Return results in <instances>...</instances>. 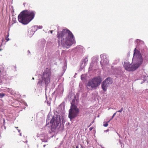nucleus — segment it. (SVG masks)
<instances>
[{
  "label": "nucleus",
  "instance_id": "obj_1",
  "mask_svg": "<svg viewBox=\"0 0 148 148\" xmlns=\"http://www.w3.org/2000/svg\"><path fill=\"white\" fill-rule=\"evenodd\" d=\"M57 37L60 40L61 45L67 48H69L75 42L73 34L68 29H64L62 31L58 32ZM60 43L59 40V44Z\"/></svg>",
  "mask_w": 148,
  "mask_h": 148
},
{
  "label": "nucleus",
  "instance_id": "obj_21",
  "mask_svg": "<svg viewBox=\"0 0 148 148\" xmlns=\"http://www.w3.org/2000/svg\"><path fill=\"white\" fill-rule=\"evenodd\" d=\"M76 148H79L78 146H77L76 147Z\"/></svg>",
  "mask_w": 148,
  "mask_h": 148
},
{
  "label": "nucleus",
  "instance_id": "obj_26",
  "mask_svg": "<svg viewBox=\"0 0 148 148\" xmlns=\"http://www.w3.org/2000/svg\"><path fill=\"white\" fill-rule=\"evenodd\" d=\"M2 50V49H0V51H1Z\"/></svg>",
  "mask_w": 148,
  "mask_h": 148
},
{
  "label": "nucleus",
  "instance_id": "obj_12",
  "mask_svg": "<svg viewBox=\"0 0 148 148\" xmlns=\"http://www.w3.org/2000/svg\"><path fill=\"white\" fill-rule=\"evenodd\" d=\"M5 95V94L4 93H0V98H3Z\"/></svg>",
  "mask_w": 148,
  "mask_h": 148
},
{
  "label": "nucleus",
  "instance_id": "obj_20",
  "mask_svg": "<svg viewBox=\"0 0 148 148\" xmlns=\"http://www.w3.org/2000/svg\"><path fill=\"white\" fill-rule=\"evenodd\" d=\"M18 132H20V131H21V130H19L18 129Z\"/></svg>",
  "mask_w": 148,
  "mask_h": 148
},
{
  "label": "nucleus",
  "instance_id": "obj_2",
  "mask_svg": "<svg viewBox=\"0 0 148 148\" xmlns=\"http://www.w3.org/2000/svg\"><path fill=\"white\" fill-rule=\"evenodd\" d=\"M132 60L135 64L132 65L128 62H125L123 66L125 69L128 71H132L136 70L142 64L143 59L141 53L136 49H134Z\"/></svg>",
  "mask_w": 148,
  "mask_h": 148
},
{
  "label": "nucleus",
  "instance_id": "obj_15",
  "mask_svg": "<svg viewBox=\"0 0 148 148\" xmlns=\"http://www.w3.org/2000/svg\"><path fill=\"white\" fill-rule=\"evenodd\" d=\"M117 112H116L115 113H114V114H113L112 117V118L110 120V121L111 119H112L114 116L116 114V113Z\"/></svg>",
  "mask_w": 148,
  "mask_h": 148
},
{
  "label": "nucleus",
  "instance_id": "obj_28",
  "mask_svg": "<svg viewBox=\"0 0 148 148\" xmlns=\"http://www.w3.org/2000/svg\"><path fill=\"white\" fill-rule=\"evenodd\" d=\"M20 135L21 136V134H20Z\"/></svg>",
  "mask_w": 148,
  "mask_h": 148
},
{
  "label": "nucleus",
  "instance_id": "obj_6",
  "mask_svg": "<svg viewBox=\"0 0 148 148\" xmlns=\"http://www.w3.org/2000/svg\"><path fill=\"white\" fill-rule=\"evenodd\" d=\"M51 76V71L50 70L47 68L43 72L42 76V79L45 82L46 86L50 82V76Z\"/></svg>",
  "mask_w": 148,
  "mask_h": 148
},
{
  "label": "nucleus",
  "instance_id": "obj_19",
  "mask_svg": "<svg viewBox=\"0 0 148 148\" xmlns=\"http://www.w3.org/2000/svg\"><path fill=\"white\" fill-rule=\"evenodd\" d=\"M50 32L51 34H52V33H53V31L52 30H51L50 31Z\"/></svg>",
  "mask_w": 148,
  "mask_h": 148
},
{
  "label": "nucleus",
  "instance_id": "obj_11",
  "mask_svg": "<svg viewBox=\"0 0 148 148\" xmlns=\"http://www.w3.org/2000/svg\"><path fill=\"white\" fill-rule=\"evenodd\" d=\"M9 36V33H8V35L6 36H5V39L6 40H7V41H8L10 40L9 38H8V37Z\"/></svg>",
  "mask_w": 148,
  "mask_h": 148
},
{
  "label": "nucleus",
  "instance_id": "obj_24",
  "mask_svg": "<svg viewBox=\"0 0 148 148\" xmlns=\"http://www.w3.org/2000/svg\"><path fill=\"white\" fill-rule=\"evenodd\" d=\"M32 79H34V77H33V78H32Z\"/></svg>",
  "mask_w": 148,
  "mask_h": 148
},
{
  "label": "nucleus",
  "instance_id": "obj_3",
  "mask_svg": "<svg viewBox=\"0 0 148 148\" xmlns=\"http://www.w3.org/2000/svg\"><path fill=\"white\" fill-rule=\"evenodd\" d=\"M35 13L27 10L23 11L18 16V21L24 25H26L34 18Z\"/></svg>",
  "mask_w": 148,
  "mask_h": 148
},
{
  "label": "nucleus",
  "instance_id": "obj_27",
  "mask_svg": "<svg viewBox=\"0 0 148 148\" xmlns=\"http://www.w3.org/2000/svg\"><path fill=\"white\" fill-rule=\"evenodd\" d=\"M101 148H104L103 147H102Z\"/></svg>",
  "mask_w": 148,
  "mask_h": 148
},
{
  "label": "nucleus",
  "instance_id": "obj_29",
  "mask_svg": "<svg viewBox=\"0 0 148 148\" xmlns=\"http://www.w3.org/2000/svg\"><path fill=\"white\" fill-rule=\"evenodd\" d=\"M1 72V71L0 70V72Z\"/></svg>",
  "mask_w": 148,
  "mask_h": 148
},
{
  "label": "nucleus",
  "instance_id": "obj_4",
  "mask_svg": "<svg viewBox=\"0 0 148 148\" xmlns=\"http://www.w3.org/2000/svg\"><path fill=\"white\" fill-rule=\"evenodd\" d=\"M101 82V79L100 76L95 77L88 81L86 86L89 90L95 89L100 85Z\"/></svg>",
  "mask_w": 148,
  "mask_h": 148
},
{
  "label": "nucleus",
  "instance_id": "obj_8",
  "mask_svg": "<svg viewBox=\"0 0 148 148\" xmlns=\"http://www.w3.org/2000/svg\"><path fill=\"white\" fill-rule=\"evenodd\" d=\"M112 81L110 78H108L106 79L101 84V87L103 90L104 91H106L107 90V88L110 84H112Z\"/></svg>",
  "mask_w": 148,
  "mask_h": 148
},
{
  "label": "nucleus",
  "instance_id": "obj_13",
  "mask_svg": "<svg viewBox=\"0 0 148 148\" xmlns=\"http://www.w3.org/2000/svg\"><path fill=\"white\" fill-rule=\"evenodd\" d=\"M110 121V120L108 122H106V123H105L103 125V126L105 127L108 126V123Z\"/></svg>",
  "mask_w": 148,
  "mask_h": 148
},
{
  "label": "nucleus",
  "instance_id": "obj_16",
  "mask_svg": "<svg viewBox=\"0 0 148 148\" xmlns=\"http://www.w3.org/2000/svg\"><path fill=\"white\" fill-rule=\"evenodd\" d=\"M123 110V108H122L120 110L118 111L117 112H121Z\"/></svg>",
  "mask_w": 148,
  "mask_h": 148
},
{
  "label": "nucleus",
  "instance_id": "obj_7",
  "mask_svg": "<svg viewBox=\"0 0 148 148\" xmlns=\"http://www.w3.org/2000/svg\"><path fill=\"white\" fill-rule=\"evenodd\" d=\"M79 110L76 106L72 104L71 108L69 110V117L71 119L77 116L79 113Z\"/></svg>",
  "mask_w": 148,
  "mask_h": 148
},
{
  "label": "nucleus",
  "instance_id": "obj_14",
  "mask_svg": "<svg viewBox=\"0 0 148 148\" xmlns=\"http://www.w3.org/2000/svg\"><path fill=\"white\" fill-rule=\"evenodd\" d=\"M84 61L86 62H87L88 61V57L87 56H86V57L84 59Z\"/></svg>",
  "mask_w": 148,
  "mask_h": 148
},
{
  "label": "nucleus",
  "instance_id": "obj_9",
  "mask_svg": "<svg viewBox=\"0 0 148 148\" xmlns=\"http://www.w3.org/2000/svg\"><path fill=\"white\" fill-rule=\"evenodd\" d=\"M101 60L100 63L102 66L103 65H105L108 64L109 63V60L106 55L102 54L100 55Z\"/></svg>",
  "mask_w": 148,
  "mask_h": 148
},
{
  "label": "nucleus",
  "instance_id": "obj_10",
  "mask_svg": "<svg viewBox=\"0 0 148 148\" xmlns=\"http://www.w3.org/2000/svg\"><path fill=\"white\" fill-rule=\"evenodd\" d=\"M43 82L42 81L40 80L38 82L37 84L40 86H42V84H43Z\"/></svg>",
  "mask_w": 148,
  "mask_h": 148
},
{
  "label": "nucleus",
  "instance_id": "obj_17",
  "mask_svg": "<svg viewBox=\"0 0 148 148\" xmlns=\"http://www.w3.org/2000/svg\"><path fill=\"white\" fill-rule=\"evenodd\" d=\"M93 127H91L89 128V130H90V131H91L93 129Z\"/></svg>",
  "mask_w": 148,
  "mask_h": 148
},
{
  "label": "nucleus",
  "instance_id": "obj_18",
  "mask_svg": "<svg viewBox=\"0 0 148 148\" xmlns=\"http://www.w3.org/2000/svg\"><path fill=\"white\" fill-rule=\"evenodd\" d=\"M2 83V81L1 79H0V85Z\"/></svg>",
  "mask_w": 148,
  "mask_h": 148
},
{
  "label": "nucleus",
  "instance_id": "obj_22",
  "mask_svg": "<svg viewBox=\"0 0 148 148\" xmlns=\"http://www.w3.org/2000/svg\"><path fill=\"white\" fill-rule=\"evenodd\" d=\"M81 148H83V147H82V145H81Z\"/></svg>",
  "mask_w": 148,
  "mask_h": 148
},
{
  "label": "nucleus",
  "instance_id": "obj_23",
  "mask_svg": "<svg viewBox=\"0 0 148 148\" xmlns=\"http://www.w3.org/2000/svg\"><path fill=\"white\" fill-rule=\"evenodd\" d=\"M42 28V26H41L40 27V28Z\"/></svg>",
  "mask_w": 148,
  "mask_h": 148
},
{
  "label": "nucleus",
  "instance_id": "obj_25",
  "mask_svg": "<svg viewBox=\"0 0 148 148\" xmlns=\"http://www.w3.org/2000/svg\"><path fill=\"white\" fill-rule=\"evenodd\" d=\"M16 128H18V127H16Z\"/></svg>",
  "mask_w": 148,
  "mask_h": 148
},
{
  "label": "nucleus",
  "instance_id": "obj_5",
  "mask_svg": "<svg viewBox=\"0 0 148 148\" xmlns=\"http://www.w3.org/2000/svg\"><path fill=\"white\" fill-rule=\"evenodd\" d=\"M61 120L60 116H53L50 121L51 130L52 131H54L56 128L60 126L61 124Z\"/></svg>",
  "mask_w": 148,
  "mask_h": 148
}]
</instances>
